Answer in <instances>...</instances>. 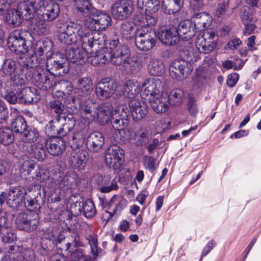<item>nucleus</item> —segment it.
I'll return each instance as SVG.
<instances>
[{
	"instance_id": "dca6fc26",
	"label": "nucleus",
	"mask_w": 261,
	"mask_h": 261,
	"mask_svg": "<svg viewBox=\"0 0 261 261\" xmlns=\"http://www.w3.org/2000/svg\"><path fill=\"white\" fill-rule=\"evenodd\" d=\"M35 14L39 10L42 13V16L44 22H50L56 19L60 12L58 3L53 0H39Z\"/></svg>"
},
{
	"instance_id": "2eb2a0df",
	"label": "nucleus",
	"mask_w": 261,
	"mask_h": 261,
	"mask_svg": "<svg viewBox=\"0 0 261 261\" xmlns=\"http://www.w3.org/2000/svg\"><path fill=\"white\" fill-rule=\"evenodd\" d=\"M192 70L193 66L191 63L183 59L173 60L169 66L170 76L178 81L187 78Z\"/></svg>"
},
{
	"instance_id": "4d7b16f0",
	"label": "nucleus",
	"mask_w": 261,
	"mask_h": 261,
	"mask_svg": "<svg viewBox=\"0 0 261 261\" xmlns=\"http://www.w3.org/2000/svg\"><path fill=\"white\" fill-rule=\"evenodd\" d=\"M74 178L69 175H66L60 181L59 187L63 190H68L72 188L74 182Z\"/></svg>"
},
{
	"instance_id": "a878e982",
	"label": "nucleus",
	"mask_w": 261,
	"mask_h": 261,
	"mask_svg": "<svg viewBox=\"0 0 261 261\" xmlns=\"http://www.w3.org/2000/svg\"><path fill=\"white\" fill-rule=\"evenodd\" d=\"M79 104V110L81 114L87 118L89 121L95 120L96 111L99 105L89 101H84L82 103V100L77 99Z\"/></svg>"
},
{
	"instance_id": "e433bc0d",
	"label": "nucleus",
	"mask_w": 261,
	"mask_h": 261,
	"mask_svg": "<svg viewBox=\"0 0 261 261\" xmlns=\"http://www.w3.org/2000/svg\"><path fill=\"white\" fill-rule=\"evenodd\" d=\"M95 14L98 32L105 31L111 25L112 20L111 16L102 11H97Z\"/></svg>"
},
{
	"instance_id": "7c9ffc66",
	"label": "nucleus",
	"mask_w": 261,
	"mask_h": 261,
	"mask_svg": "<svg viewBox=\"0 0 261 261\" xmlns=\"http://www.w3.org/2000/svg\"><path fill=\"white\" fill-rule=\"evenodd\" d=\"M127 205V201L118 195H114L109 202V212L111 217L115 214L117 212L121 211Z\"/></svg>"
},
{
	"instance_id": "a19ab883",
	"label": "nucleus",
	"mask_w": 261,
	"mask_h": 261,
	"mask_svg": "<svg viewBox=\"0 0 261 261\" xmlns=\"http://www.w3.org/2000/svg\"><path fill=\"white\" fill-rule=\"evenodd\" d=\"M93 82L90 77H83L78 80L76 88L85 95L89 94L92 90Z\"/></svg>"
},
{
	"instance_id": "ea45409f",
	"label": "nucleus",
	"mask_w": 261,
	"mask_h": 261,
	"mask_svg": "<svg viewBox=\"0 0 261 261\" xmlns=\"http://www.w3.org/2000/svg\"><path fill=\"white\" fill-rule=\"evenodd\" d=\"M50 176V173L47 170L38 166L31 177L34 180L35 182L44 183L49 179Z\"/></svg>"
},
{
	"instance_id": "de8ad7c7",
	"label": "nucleus",
	"mask_w": 261,
	"mask_h": 261,
	"mask_svg": "<svg viewBox=\"0 0 261 261\" xmlns=\"http://www.w3.org/2000/svg\"><path fill=\"white\" fill-rule=\"evenodd\" d=\"M31 29L34 33L39 36L45 35L48 30L46 24L42 21H36L31 24Z\"/></svg>"
},
{
	"instance_id": "338daca9",
	"label": "nucleus",
	"mask_w": 261,
	"mask_h": 261,
	"mask_svg": "<svg viewBox=\"0 0 261 261\" xmlns=\"http://www.w3.org/2000/svg\"><path fill=\"white\" fill-rule=\"evenodd\" d=\"M205 82V76L198 74L195 77L194 82V88L197 90L200 88Z\"/></svg>"
},
{
	"instance_id": "58836bf2",
	"label": "nucleus",
	"mask_w": 261,
	"mask_h": 261,
	"mask_svg": "<svg viewBox=\"0 0 261 261\" xmlns=\"http://www.w3.org/2000/svg\"><path fill=\"white\" fill-rule=\"evenodd\" d=\"M27 127L28 126L24 118L18 115L13 119L10 129L12 130V132L22 134Z\"/></svg>"
},
{
	"instance_id": "9d476101",
	"label": "nucleus",
	"mask_w": 261,
	"mask_h": 261,
	"mask_svg": "<svg viewBox=\"0 0 261 261\" xmlns=\"http://www.w3.org/2000/svg\"><path fill=\"white\" fill-rule=\"evenodd\" d=\"M99 46L97 45L96 47H92L91 53H88L83 48L80 42L75 43L74 45L67 46L65 51L66 60L77 65H82L85 62V57L86 56L87 62L90 63L88 57L95 56V53L98 51Z\"/></svg>"
},
{
	"instance_id": "4468645a",
	"label": "nucleus",
	"mask_w": 261,
	"mask_h": 261,
	"mask_svg": "<svg viewBox=\"0 0 261 261\" xmlns=\"http://www.w3.org/2000/svg\"><path fill=\"white\" fill-rule=\"evenodd\" d=\"M117 88L118 84L114 79H102L95 85L96 96L101 100H106L112 96Z\"/></svg>"
},
{
	"instance_id": "f3484780",
	"label": "nucleus",
	"mask_w": 261,
	"mask_h": 261,
	"mask_svg": "<svg viewBox=\"0 0 261 261\" xmlns=\"http://www.w3.org/2000/svg\"><path fill=\"white\" fill-rule=\"evenodd\" d=\"M134 11V5L129 0H120L112 7L111 12L115 19L123 20L130 16Z\"/></svg>"
},
{
	"instance_id": "5701e85b",
	"label": "nucleus",
	"mask_w": 261,
	"mask_h": 261,
	"mask_svg": "<svg viewBox=\"0 0 261 261\" xmlns=\"http://www.w3.org/2000/svg\"><path fill=\"white\" fill-rule=\"evenodd\" d=\"M105 143V137L99 132L91 133L87 139L86 146L88 149L93 152L99 151Z\"/></svg>"
},
{
	"instance_id": "4c0bfd02",
	"label": "nucleus",
	"mask_w": 261,
	"mask_h": 261,
	"mask_svg": "<svg viewBox=\"0 0 261 261\" xmlns=\"http://www.w3.org/2000/svg\"><path fill=\"white\" fill-rule=\"evenodd\" d=\"M137 4L140 9L145 7V11L151 13L156 12L160 8V0H138Z\"/></svg>"
},
{
	"instance_id": "f257e3e1",
	"label": "nucleus",
	"mask_w": 261,
	"mask_h": 261,
	"mask_svg": "<svg viewBox=\"0 0 261 261\" xmlns=\"http://www.w3.org/2000/svg\"><path fill=\"white\" fill-rule=\"evenodd\" d=\"M142 87L141 96L149 101L152 110L157 113L166 112L171 105L179 106L184 99L185 92L180 89H173L170 94L163 93V84L158 78L147 79Z\"/></svg>"
},
{
	"instance_id": "0eeeda50",
	"label": "nucleus",
	"mask_w": 261,
	"mask_h": 261,
	"mask_svg": "<svg viewBox=\"0 0 261 261\" xmlns=\"http://www.w3.org/2000/svg\"><path fill=\"white\" fill-rule=\"evenodd\" d=\"M74 6L81 13L86 15L83 20V25L85 28L84 30L92 34L96 33L100 36V38L101 42L99 45L106 44L107 40L103 34L98 32L97 24L96 18V12L97 10L94 9L90 4V0H73Z\"/></svg>"
},
{
	"instance_id": "6e6d98bb",
	"label": "nucleus",
	"mask_w": 261,
	"mask_h": 261,
	"mask_svg": "<svg viewBox=\"0 0 261 261\" xmlns=\"http://www.w3.org/2000/svg\"><path fill=\"white\" fill-rule=\"evenodd\" d=\"M35 164L31 161L25 160L20 165V172L24 175H32V171L35 169Z\"/></svg>"
},
{
	"instance_id": "473e14b6",
	"label": "nucleus",
	"mask_w": 261,
	"mask_h": 261,
	"mask_svg": "<svg viewBox=\"0 0 261 261\" xmlns=\"http://www.w3.org/2000/svg\"><path fill=\"white\" fill-rule=\"evenodd\" d=\"M141 91L140 85L134 80H127L123 88V93L128 98H134Z\"/></svg>"
},
{
	"instance_id": "393cba45",
	"label": "nucleus",
	"mask_w": 261,
	"mask_h": 261,
	"mask_svg": "<svg viewBox=\"0 0 261 261\" xmlns=\"http://www.w3.org/2000/svg\"><path fill=\"white\" fill-rule=\"evenodd\" d=\"M87 153L80 150L72 151L68 160L70 166L78 171L84 170L87 164Z\"/></svg>"
},
{
	"instance_id": "72a5a7b5",
	"label": "nucleus",
	"mask_w": 261,
	"mask_h": 261,
	"mask_svg": "<svg viewBox=\"0 0 261 261\" xmlns=\"http://www.w3.org/2000/svg\"><path fill=\"white\" fill-rule=\"evenodd\" d=\"M86 129H76L70 139H69L70 147L73 150L80 148L85 142Z\"/></svg>"
},
{
	"instance_id": "ddd939ff",
	"label": "nucleus",
	"mask_w": 261,
	"mask_h": 261,
	"mask_svg": "<svg viewBox=\"0 0 261 261\" xmlns=\"http://www.w3.org/2000/svg\"><path fill=\"white\" fill-rule=\"evenodd\" d=\"M124 151L119 146L111 145L106 151V165L115 171H119L124 163Z\"/></svg>"
},
{
	"instance_id": "3c124183",
	"label": "nucleus",
	"mask_w": 261,
	"mask_h": 261,
	"mask_svg": "<svg viewBox=\"0 0 261 261\" xmlns=\"http://www.w3.org/2000/svg\"><path fill=\"white\" fill-rule=\"evenodd\" d=\"M64 109V105L59 100H53L50 102V111L57 114L56 117L58 121H59L60 115L63 114Z\"/></svg>"
},
{
	"instance_id": "2f4dec72",
	"label": "nucleus",
	"mask_w": 261,
	"mask_h": 261,
	"mask_svg": "<svg viewBox=\"0 0 261 261\" xmlns=\"http://www.w3.org/2000/svg\"><path fill=\"white\" fill-rule=\"evenodd\" d=\"M25 150L38 161H43L45 159L46 150L43 143L38 142L34 143L27 147Z\"/></svg>"
},
{
	"instance_id": "79ce46f5",
	"label": "nucleus",
	"mask_w": 261,
	"mask_h": 261,
	"mask_svg": "<svg viewBox=\"0 0 261 261\" xmlns=\"http://www.w3.org/2000/svg\"><path fill=\"white\" fill-rule=\"evenodd\" d=\"M22 141L24 143H32L36 141L39 137L38 131L34 127H28L21 134Z\"/></svg>"
},
{
	"instance_id": "4be33fe9",
	"label": "nucleus",
	"mask_w": 261,
	"mask_h": 261,
	"mask_svg": "<svg viewBox=\"0 0 261 261\" xmlns=\"http://www.w3.org/2000/svg\"><path fill=\"white\" fill-rule=\"evenodd\" d=\"M95 120L100 125L106 124L113 115L112 106L109 103L99 105L96 111Z\"/></svg>"
},
{
	"instance_id": "cd10ccee",
	"label": "nucleus",
	"mask_w": 261,
	"mask_h": 261,
	"mask_svg": "<svg viewBox=\"0 0 261 261\" xmlns=\"http://www.w3.org/2000/svg\"><path fill=\"white\" fill-rule=\"evenodd\" d=\"M195 26V24L190 20L181 21L176 27L179 33V39L181 37V34L185 35L183 37L184 39L188 40L191 39L196 33Z\"/></svg>"
},
{
	"instance_id": "423d86ee",
	"label": "nucleus",
	"mask_w": 261,
	"mask_h": 261,
	"mask_svg": "<svg viewBox=\"0 0 261 261\" xmlns=\"http://www.w3.org/2000/svg\"><path fill=\"white\" fill-rule=\"evenodd\" d=\"M156 21V18L151 15L144 14L138 17L137 22L140 28L136 31L135 44L139 50L148 51L155 46L156 33L151 27Z\"/></svg>"
},
{
	"instance_id": "69168bd1",
	"label": "nucleus",
	"mask_w": 261,
	"mask_h": 261,
	"mask_svg": "<svg viewBox=\"0 0 261 261\" xmlns=\"http://www.w3.org/2000/svg\"><path fill=\"white\" fill-rule=\"evenodd\" d=\"M72 129V126H70L69 124L65 123L62 125V127L57 130V135L58 137H61L66 136Z\"/></svg>"
},
{
	"instance_id": "20e7f679",
	"label": "nucleus",
	"mask_w": 261,
	"mask_h": 261,
	"mask_svg": "<svg viewBox=\"0 0 261 261\" xmlns=\"http://www.w3.org/2000/svg\"><path fill=\"white\" fill-rule=\"evenodd\" d=\"M53 47V42L50 40L36 42L33 47V53L29 58L19 56L17 62L12 59H6L3 63L2 71L7 75L21 73L22 70L29 69V67H34L44 59V53L50 51Z\"/></svg>"
},
{
	"instance_id": "49530a36",
	"label": "nucleus",
	"mask_w": 261,
	"mask_h": 261,
	"mask_svg": "<svg viewBox=\"0 0 261 261\" xmlns=\"http://www.w3.org/2000/svg\"><path fill=\"white\" fill-rule=\"evenodd\" d=\"M29 70L26 69L22 70L21 73H15L11 77L14 84L17 86H22L24 85L27 81H30V78L27 74V72Z\"/></svg>"
},
{
	"instance_id": "c9c22d12",
	"label": "nucleus",
	"mask_w": 261,
	"mask_h": 261,
	"mask_svg": "<svg viewBox=\"0 0 261 261\" xmlns=\"http://www.w3.org/2000/svg\"><path fill=\"white\" fill-rule=\"evenodd\" d=\"M148 73L152 76H161L165 70L164 64L161 60L152 59L147 66Z\"/></svg>"
},
{
	"instance_id": "5fc2aeb1",
	"label": "nucleus",
	"mask_w": 261,
	"mask_h": 261,
	"mask_svg": "<svg viewBox=\"0 0 261 261\" xmlns=\"http://www.w3.org/2000/svg\"><path fill=\"white\" fill-rule=\"evenodd\" d=\"M60 225L61 228H79V224L76 217L68 216L63 221L61 220Z\"/></svg>"
},
{
	"instance_id": "9b49d317",
	"label": "nucleus",
	"mask_w": 261,
	"mask_h": 261,
	"mask_svg": "<svg viewBox=\"0 0 261 261\" xmlns=\"http://www.w3.org/2000/svg\"><path fill=\"white\" fill-rule=\"evenodd\" d=\"M60 55L53 54L47 57L46 70L54 76H64L69 71V67L65 58H61Z\"/></svg>"
},
{
	"instance_id": "6ab92c4d",
	"label": "nucleus",
	"mask_w": 261,
	"mask_h": 261,
	"mask_svg": "<svg viewBox=\"0 0 261 261\" xmlns=\"http://www.w3.org/2000/svg\"><path fill=\"white\" fill-rule=\"evenodd\" d=\"M159 38L164 44L174 45L179 41V33L176 27L161 28L159 31Z\"/></svg>"
},
{
	"instance_id": "13d9d810",
	"label": "nucleus",
	"mask_w": 261,
	"mask_h": 261,
	"mask_svg": "<svg viewBox=\"0 0 261 261\" xmlns=\"http://www.w3.org/2000/svg\"><path fill=\"white\" fill-rule=\"evenodd\" d=\"M133 30V25L131 23L126 22L121 24L120 32L126 38L130 37Z\"/></svg>"
},
{
	"instance_id": "412c9836",
	"label": "nucleus",
	"mask_w": 261,
	"mask_h": 261,
	"mask_svg": "<svg viewBox=\"0 0 261 261\" xmlns=\"http://www.w3.org/2000/svg\"><path fill=\"white\" fill-rule=\"evenodd\" d=\"M129 107L133 119L136 121L142 119L148 112L147 105L141 100L133 99L129 101Z\"/></svg>"
},
{
	"instance_id": "7ed1b4c3",
	"label": "nucleus",
	"mask_w": 261,
	"mask_h": 261,
	"mask_svg": "<svg viewBox=\"0 0 261 261\" xmlns=\"http://www.w3.org/2000/svg\"><path fill=\"white\" fill-rule=\"evenodd\" d=\"M100 37L96 33L91 34L84 30L81 25L74 22L64 24L57 35L58 40L67 46L80 42L83 48L88 53H91L92 47L100 44Z\"/></svg>"
},
{
	"instance_id": "c03bdc74",
	"label": "nucleus",
	"mask_w": 261,
	"mask_h": 261,
	"mask_svg": "<svg viewBox=\"0 0 261 261\" xmlns=\"http://www.w3.org/2000/svg\"><path fill=\"white\" fill-rule=\"evenodd\" d=\"M39 201L38 196L34 198L28 196L24 201V206L28 211L35 212V214L38 215L37 212L41 208V204Z\"/></svg>"
},
{
	"instance_id": "f03ea898",
	"label": "nucleus",
	"mask_w": 261,
	"mask_h": 261,
	"mask_svg": "<svg viewBox=\"0 0 261 261\" xmlns=\"http://www.w3.org/2000/svg\"><path fill=\"white\" fill-rule=\"evenodd\" d=\"M105 45L109 44V48L102 47L98 49L95 56L88 57L90 63L94 66H101L108 62L115 66H122L125 69L133 72L135 70L136 62L130 58L129 48L119 42L117 36L111 38Z\"/></svg>"
},
{
	"instance_id": "774afa93",
	"label": "nucleus",
	"mask_w": 261,
	"mask_h": 261,
	"mask_svg": "<svg viewBox=\"0 0 261 261\" xmlns=\"http://www.w3.org/2000/svg\"><path fill=\"white\" fill-rule=\"evenodd\" d=\"M239 74L236 73L228 75L227 80V85L229 87H233L239 80Z\"/></svg>"
},
{
	"instance_id": "f704fd0d",
	"label": "nucleus",
	"mask_w": 261,
	"mask_h": 261,
	"mask_svg": "<svg viewBox=\"0 0 261 261\" xmlns=\"http://www.w3.org/2000/svg\"><path fill=\"white\" fill-rule=\"evenodd\" d=\"M184 0H163L162 9L166 14H174L182 7Z\"/></svg>"
},
{
	"instance_id": "a211bd4d",
	"label": "nucleus",
	"mask_w": 261,
	"mask_h": 261,
	"mask_svg": "<svg viewBox=\"0 0 261 261\" xmlns=\"http://www.w3.org/2000/svg\"><path fill=\"white\" fill-rule=\"evenodd\" d=\"M112 117L111 124L115 129L127 127L130 119L128 108L125 105L119 106L113 112Z\"/></svg>"
},
{
	"instance_id": "1a4fd4ad",
	"label": "nucleus",
	"mask_w": 261,
	"mask_h": 261,
	"mask_svg": "<svg viewBox=\"0 0 261 261\" xmlns=\"http://www.w3.org/2000/svg\"><path fill=\"white\" fill-rule=\"evenodd\" d=\"M26 32L22 30H14L11 32L7 38V45L11 51L20 56L29 58L30 54L33 53V46L32 53H30L29 47L27 44L25 39Z\"/></svg>"
},
{
	"instance_id": "bb28decb",
	"label": "nucleus",
	"mask_w": 261,
	"mask_h": 261,
	"mask_svg": "<svg viewBox=\"0 0 261 261\" xmlns=\"http://www.w3.org/2000/svg\"><path fill=\"white\" fill-rule=\"evenodd\" d=\"M32 217L25 213H20L17 216L15 223L18 227L24 226L26 227L29 226L30 228H37L39 223L38 215L34 214Z\"/></svg>"
},
{
	"instance_id": "603ef678",
	"label": "nucleus",
	"mask_w": 261,
	"mask_h": 261,
	"mask_svg": "<svg viewBox=\"0 0 261 261\" xmlns=\"http://www.w3.org/2000/svg\"><path fill=\"white\" fill-rule=\"evenodd\" d=\"M2 241L5 243H11L16 240L14 229H0Z\"/></svg>"
},
{
	"instance_id": "c756f323",
	"label": "nucleus",
	"mask_w": 261,
	"mask_h": 261,
	"mask_svg": "<svg viewBox=\"0 0 261 261\" xmlns=\"http://www.w3.org/2000/svg\"><path fill=\"white\" fill-rule=\"evenodd\" d=\"M151 135L148 131L140 127L134 132L133 135L131 136V140L134 141V143L137 146H146L149 142Z\"/></svg>"
},
{
	"instance_id": "39448f33",
	"label": "nucleus",
	"mask_w": 261,
	"mask_h": 261,
	"mask_svg": "<svg viewBox=\"0 0 261 261\" xmlns=\"http://www.w3.org/2000/svg\"><path fill=\"white\" fill-rule=\"evenodd\" d=\"M13 1L0 0V16L6 14L5 20L9 25L18 27L24 20H30L34 18L39 0H23L18 4L16 9L9 10Z\"/></svg>"
},
{
	"instance_id": "09e8293b",
	"label": "nucleus",
	"mask_w": 261,
	"mask_h": 261,
	"mask_svg": "<svg viewBox=\"0 0 261 261\" xmlns=\"http://www.w3.org/2000/svg\"><path fill=\"white\" fill-rule=\"evenodd\" d=\"M82 210L83 215L86 218H91L96 213V208L93 201L90 199L87 200L83 203Z\"/></svg>"
},
{
	"instance_id": "f8f14e48",
	"label": "nucleus",
	"mask_w": 261,
	"mask_h": 261,
	"mask_svg": "<svg viewBox=\"0 0 261 261\" xmlns=\"http://www.w3.org/2000/svg\"><path fill=\"white\" fill-rule=\"evenodd\" d=\"M218 40L216 32L213 30H208L204 32L203 35L197 38L195 45L199 53L206 54L213 50Z\"/></svg>"
},
{
	"instance_id": "aec40b11",
	"label": "nucleus",
	"mask_w": 261,
	"mask_h": 261,
	"mask_svg": "<svg viewBox=\"0 0 261 261\" xmlns=\"http://www.w3.org/2000/svg\"><path fill=\"white\" fill-rule=\"evenodd\" d=\"M45 147L48 152L51 155L58 156L65 150L66 144L61 138L53 137L45 142Z\"/></svg>"
},
{
	"instance_id": "680f3d73",
	"label": "nucleus",
	"mask_w": 261,
	"mask_h": 261,
	"mask_svg": "<svg viewBox=\"0 0 261 261\" xmlns=\"http://www.w3.org/2000/svg\"><path fill=\"white\" fill-rule=\"evenodd\" d=\"M55 85L54 86L59 87L61 90L66 89L68 92H71L72 91V87L70 82L61 80L59 81L58 83H56V81H54Z\"/></svg>"
},
{
	"instance_id": "c85d7f7f",
	"label": "nucleus",
	"mask_w": 261,
	"mask_h": 261,
	"mask_svg": "<svg viewBox=\"0 0 261 261\" xmlns=\"http://www.w3.org/2000/svg\"><path fill=\"white\" fill-rule=\"evenodd\" d=\"M23 198V192L19 187H12L10 189L7 199V204L10 207H17Z\"/></svg>"
},
{
	"instance_id": "a18cd8bd",
	"label": "nucleus",
	"mask_w": 261,
	"mask_h": 261,
	"mask_svg": "<svg viewBox=\"0 0 261 261\" xmlns=\"http://www.w3.org/2000/svg\"><path fill=\"white\" fill-rule=\"evenodd\" d=\"M130 132L123 128L116 129L113 134V138L116 143H125L131 140Z\"/></svg>"
},
{
	"instance_id": "864d4df0",
	"label": "nucleus",
	"mask_w": 261,
	"mask_h": 261,
	"mask_svg": "<svg viewBox=\"0 0 261 261\" xmlns=\"http://www.w3.org/2000/svg\"><path fill=\"white\" fill-rule=\"evenodd\" d=\"M187 107L190 116L195 117L199 112L196 100L193 94L189 95Z\"/></svg>"
},
{
	"instance_id": "052dcab7",
	"label": "nucleus",
	"mask_w": 261,
	"mask_h": 261,
	"mask_svg": "<svg viewBox=\"0 0 261 261\" xmlns=\"http://www.w3.org/2000/svg\"><path fill=\"white\" fill-rule=\"evenodd\" d=\"M5 99L11 104H15L18 102V93L17 94L14 91H7L4 95Z\"/></svg>"
},
{
	"instance_id": "0e129e2a",
	"label": "nucleus",
	"mask_w": 261,
	"mask_h": 261,
	"mask_svg": "<svg viewBox=\"0 0 261 261\" xmlns=\"http://www.w3.org/2000/svg\"><path fill=\"white\" fill-rule=\"evenodd\" d=\"M50 230V232H48L47 234H45L44 239L46 240H48V243L54 242V241H57L59 243H61L62 240L64 239V237L60 234L59 237H56L54 232H53V229H48V230Z\"/></svg>"
},
{
	"instance_id": "37998d69",
	"label": "nucleus",
	"mask_w": 261,
	"mask_h": 261,
	"mask_svg": "<svg viewBox=\"0 0 261 261\" xmlns=\"http://www.w3.org/2000/svg\"><path fill=\"white\" fill-rule=\"evenodd\" d=\"M12 130L8 127L0 129V144L8 145L12 143L14 140Z\"/></svg>"
},
{
	"instance_id": "6e6552de",
	"label": "nucleus",
	"mask_w": 261,
	"mask_h": 261,
	"mask_svg": "<svg viewBox=\"0 0 261 261\" xmlns=\"http://www.w3.org/2000/svg\"><path fill=\"white\" fill-rule=\"evenodd\" d=\"M51 50V49L49 51L44 52V54L50 52ZM44 59L45 56L44 55V59L41 61L37 66L29 67V71L27 72V74L30 78V80H31V82L39 89L47 90L54 87L55 78L50 72L42 66H39Z\"/></svg>"
},
{
	"instance_id": "8fccbe9b",
	"label": "nucleus",
	"mask_w": 261,
	"mask_h": 261,
	"mask_svg": "<svg viewBox=\"0 0 261 261\" xmlns=\"http://www.w3.org/2000/svg\"><path fill=\"white\" fill-rule=\"evenodd\" d=\"M190 8L195 12L193 17L196 18H201L205 14L204 13H196V11H200L203 10L204 4L203 0H190Z\"/></svg>"
},
{
	"instance_id": "b1692460",
	"label": "nucleus",
	"mask_w": 261,
	"mask_h": 261,
	"mask_svg": "<svg viewBox=\"0 0 261 261\" xmlns=\"http://www.w3.org/2000/svg\"><path fill=\"white\" fill-rule=\"evenodd\" d=\"M40 98L37 90L34 88L27 87L18 92V102L29 104L37 102Z\"/></svg>"
},
{
	"instance_id": "bf43d9fd",
	"label": "nucleus",
	"mask_w": 261,
	"mask_h": 261,
	"mask_svg": "<svg viewBox=\"0 0 261 261\" xmlns=\"http://www.w3.org/2000/svg\"><path fill=\"white\" fill-rule=\"evenodd\" d=\"M118 189V186L115 180L110 181V184L102 186L100 188V191L102 193H106L110 192L113 190Z\"/></svg>"
},
{
	"instance_id": "e2e57ef3",
	"label": "nucleus",
	"mask_w": 261,
	"mask_h": 261,
	"mask_svg": "<svg viewBox=\"0 0 261 261\" xmlns=\"http://www.w3.org/2000/svg\"><path fill=\"white\" fill-rule=\"evenodd\" d=\"M89 243L90 245L91 252H97V237L95 234L89 235L87 238Z\"/></svg>"
}]
</instances>
